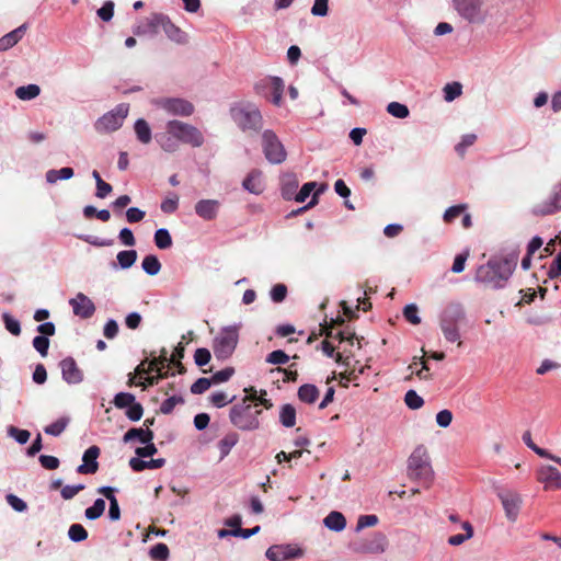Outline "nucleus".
Masks as SVG:
<instances>
[{"label": "nucleus", "mask_w": 561, "mask_h": 561, "mask_svg": "<svg viewBox=\"0 0 561 561\" xmlns=\"http://www.w3.org/2000/svg\"><path fill=\"white\" fill-rule=\"evenodd\" d=\"M100 456V448L95 445L90 446L82 456V461L77 472L81 474H93L99 469L98 457Z\"/></svg>", "instance_id": "6ab92c4d"}, {"label": "nucleus", "mask_w": 561, "mask_h": 561, "mask_svg": "<svg viewBox=\"0 0 561 561\" xmlns=\"http://www.w3.org/2000/svg\"><path fill=\"white\" fill-rule=\"evenodd\" d=\"M153 437L154 434L150 428L133 427L125 433L123 440L124 443H129L134 439H138L142 444L153 440Z\"/></svg>", "instance_id": "cd10ccee"}, {"label": "nucleus", "mask_w": 561, "mask_h": 561, "mask_svg": "<svg viewBox=\"0 0 561 561\" xmlns=\"http://www.w3.org/2000/svg\"><path fill=\"white\" fill-rule=\"evenodd\" d=\"M232 121L242 131H260L263 127V117L259 107L247 101L234 103L230 107Z\"/></svg>", "instance_id": "39448f33"}, {"label": "nucleus", "mask_w": 561, "mask_h": 561, "mask_svg": "<svg viewBox=\"0 0 561 561\" xmlns=\"http://www.w3.org/2000/svg\"><path fill=\"white\" fill-rule=\"evenodd\" d=\"M161 210L165 214H173L179 207V196L170 193L161 203Z\"/></svg>", "instance_id": "3c124183"}, {"label": "nucleus", "mask_w": 561, "mask_h": 561, "mask_svg": "<svg viewBox=\"0 0 561 561\" xmlns=\"http://www.w3.org/2000/svg\"><path fill=\"white\" fill-rule=\"evenodd\" d=\"M279 421L285 427H293L296 424V410L291 404H284L282 407Z\"/></svg>", "instance_id": "58836bf2"}, {"label": "nucleus", "mask_w": 561, "mask_h": 561, "mask_svg": "<svg viewBox=\"0 0 561 561\" xmlns=\"http://www.w3.org/2000/svg\"><path fill=\"white\" fill-rule=\"evenodd\" d=\"M242 186L252 194H261L263 192L262 172L259 170L251 171L243 180Z\"/></svg>", "instance_id": "b1692460"}, {"label": "nucleus", "mask_w": 561, "mask_h": 561, "mask_svg": "<svg viewBox=\"0 0 561 561\" xmlns=\"http://www.w3.org/2000/svg\"><path fill=\"white\" fill-rule=\"evenodd\" d=\"M169 365V359L167 358L165 354L160 356L159 358H154L149 366V369H145V363H141L137 366L135 374L139 375L140 377L147 375L149 371H161L162 368Z\"/></svg>", "instance_id": "f704fd0d"}, {"label": "nucleus", "mask_w": 561, "mask_h": 561, "mask_svg": "<svg viewBox=\"0 0 561 561\" xmlns=\"http://www.w3.org/2000/svg\"><path fill=\"white\" fill-rule=\"evenodd\" d=\"M234 374V369L232 367H227L219 371H216L209 379L213 385H218L228 381Z\"/></svg>", "instance_id": "4d7b16f0"}, {"label": "nucleus", "mask_w": 561, "mask_h": 561, "mask_svg": "<svg viewBox=\"0 0 561 561\" xmlns=\"http://www.w3.org/2000/svg\"><path fill=\"white\" fill-rule=\"evenodd\" d=\"M404 402L405 404L412 409V410H417L420 408L423 407L424 404V400L422 397H420L416 391L414 390H409L405 396H404Z\"/></svg>", "instance_id": "5fc2aeb1"}, {"label": "nucleus", "mask_w": 561, "mask_h": 561, "mask_svg": "<svg viewBox=\"0 0 561 561\" xmlns=\"http://www.w3.org/2000/svg\"><path fill=\"white\" fill-rule=\"evenodd\" d=\"M267 85L272 94V102L275 105H280L285 88L283 80L278 77H272L268 79Z\"/></svg>", "instance_id": "72a5a7b5"}, {"label": "nucleus", "mask_w": 561, "mask_h": 561, "mask_svg": "<svg viewBox=\"0 0 561 561\" xmlns=\"http://www.w3.org/2000/svg\"><path fill=\"white\" fill-rule=\"evenodd\" d=\"M165 128L176 136L180 142L188 144L193 147H201L204 144L203 134L193 125L173 119L168 122Z\"/></svg>", "instance_id": "9d476101"}, {"label": "nucleus", "mask_w": 561, "mask_h": 561, "mask_svg": "<svg viewBox=\"0 0 561 561\" xmlns=\"http://www.w3.org/2000/svg\"><path fill=\"white\" fill-rule=\"evenodd\" d=\"M141 267L146 274L154 276L161 271V263L156 255L149 254L144 257Z\"/></svg>", "instance_id": "4c0bfd02"}, {"label": "nucleus", "mask_w": 561, "mask_h": 561, "mask_svg": "<svg viewBox=\"0 0 561 561\" xmlns=\"http://www.w3.org/2000/svg\"><path fill=\"white\" fill-rule=\"evenodd\" d=\"M164 463H165L164 458H157V459H151V460L130 458V460H129L130 468L136 472H140L146 469H158V468L163 467Z\"/></svg>", "instance_id": "c85d7f7f"}, {"label": "nucleus", "mask_w": 561, "mask_h": 561, "mask_svg": "<svg viewBox=\"0 0 561 561\" xmlns=\"http://www.w3.org/2000/svg\"><path fill=\"white\" fill-rule=\"evenodd\" d=\"M142 444L145 445L144 447H137L135 450V453L137 455L136 458H139V459L147 458V457H151L158 453V449L152 440H150L149 443H142Z\"/></svg>", "instance_id": "680f3d73"}, {"label": "nucleus", "mask_w": 561, "mask_h": 561, "mask_svg": "<svg viewBox=\"0 0 561 561\" xmlns=\"http://www.w3.org/2000/svg\"><path fill=\"white\" fill-rule=\"evenodd\" d=\"M265 556L270 561H287L302 556V551L291 545H274L266 550Z\"/></svg>", "instance_id": "4468645a"}, {"label": "nucleus", "mask_w": 561, "mask_h": 561, "mask_svg": "<svg viewBox=\"0 0 561 561\" xmlns=\"http://www.w3.org/2000/svg\"><path fill=\"white\" fill-rule=\"evenodd\" d=\"M517 251H513L503 259L490 260L486 264L478 267L474 280L495 289L502 288L512 276L517 265Z\"/></svg>", "instance_id": "f257e3e1"}, {"label": "nucleus", "mask_w": 561, "mask_h": 561, "mask_svg": "<svg viewBox=\"0 0 561 561\" xmlns=\"http://www.w3.org/2000/svg\"><path fill=\"white\" fill-rule=\"evenodd\" d=\"M211 380L209 378H198L192 386H191V392L194 394H201L204 393L206 390H208L211 386Z\"/></svg>", "instance_id": "69168bd1"}, {"label": "nucleus", "mask_w": 561, "mask_h": 561, "mask_svg": "<svg viewBox=\"0 0 561 561\" xmlns=\"http://www.w3.org/2000/svg\"><path fill=\"white\" fill-rule=\"evenodd\" d=\"M387 112L396 118H407L410 114L408 106L399 102H390Z\"/></svg>", "instance_id": "49530a36"}, {"label": "nucleus", "mask_w": 561, "mask_h": 561, "mask_svg": "<svg viewBox=\"0 0 561 561\" xmlns=\"http://www.w3.org/2000/svg\"><path fill=\"white\" fill-rule=\"evenodd\" d=\"M453 7L463 20L472 24L497 25L503 22L497 16L500 9L496 5L486 7L484 0H453Z\"/></svg>", "instance_id": "f03ea898"}, {"label": "nucleus", "mask_w": 561, "mask_h": 561, "mask_svg": "<svg viewBox=\"0 0 561 561\" xmlns=\"http://www.w3.org/2000/svg\"><path fill=\"white\" fill-rule=\"evenodd\" d=\"M194 208L199 218L209 221L218 216L220 202L217 199H199Z\"/></svg>", "instance_id": "aec40b11"}, {"label": "nucleus", "mask_w": 561, "mask_h": 561, "mask_svg": "<svg viewBox=\"0 0 561 561\" xmlns=\"http://www.w3.org/2000/svg\"><path fill=\"white\" fill-rule=\"evenodd\" d=\"M69 423L68 417H60L44 428V432L51 436H59Z\"/></svg>", "instance_id": "a18cd8bd"}, {"label": "nucleus", "mask_w": 561, "mask_h": 561, "mask_svg": "<svg viewBox=\"0 0 561 561\" xmlns=\"http://www.w3.org/2000/svg\"><path fill=\"white\" fill-rule=\"evenodd\" d=\"M154 104L164 110L170 115L175 116H191L194 112V106L191 102L184 99L165 98L154 101Z\"/></svg>", "instance_id": "9b49d317"}, {"label": "nucleus", "mask_w": 561, "mask_h": 561, "mask_svg": "<svg viewBox=\"0 0 561 561\" xmlns=\"http://www.w3.org/2000/svg\"><path fill=\"white\" fill-rule=\"evenodd\" d=\"M323 524L328 529L340 533L346 527V519L342 513L333 511L324 517Z\"/></svg>", "instance_id": "c756f323"}, {"label": "nucleus", "mask_w": 561, "mask_h": 561, "mask_svg": "<svg viewBox=\"0 0 561 561\" xmlns=\"http://www.w3.org/2000/svg\"><path fill=\"white\" fill-rule=\"evenodd\" d=\"M270 295L274 302H282L287 296V287L284 284H276L272 287Z\"/></svg>", "instance_id": "774afa93"}, {"label": "nucleus", "mask_w": 561, "mask_h": 561, "mask_svg": "<svg viewBox=\"0 0 561 561\" xmlns=\"http://www.w3.org/2000/svg\"><path fill=\"white\" fill-rule=\"evenodd\" d=\"M241 323L224 327L214 339L213 350L216 358H229L239 342V331Z\"/></svg>", "instance_id": "423d86ee"}, {"label": "nucleus", "mask_w": 561, "mask_h": 561, "mask_svg": "<svg viewBox=\"0 0 561 561\" xmlns=\"http://www.w3.org/2000/svg\"><path fill=\"white\" fill-rule=\"evenodd\" d=\"M41 93V88L37 84L31 83L16 88L15 95L22 101H30L37 98Z\"/></svg>", "instance_id": "e433bc0d"}, {"label": "nucleus", "mask_w": 561, "mask_h": 561, "mask_svg": "<svg viewBox=\"0 0 561 561\" xmlns=\"http://www.w3.org/2000/svg\"><path fill=\"white\" fill-rule=\"evenodd\" d=\"M26 24H22L0 38V51H5L16 45L26 32Z\"/></svg>", "instance_id": "5701e85b"}, {"label": "nucleus", "mask_w": 561, "mask_h": 561, "mask_svg": "<svg viewBox=\"0 0 561 561\" xmlns=\"http://www.w3.org/2000/svg\"><path fill=\"white\" fill-rule=\"evenodd\" d=\"M163 32L167 35V37L176 45H186L188 43L187 33H185L183 30H181L179 26L172 23L170 19L168 20L167 25L163 28Z\"/></svg>", "instance_id": "393cba45"}, {"label": "nucleus", "mask_w": 561, "mask_h": 561, "mask_svg": "<svg viewBox=\"0 0 561 561\" xmlns=\"http://www.w3.org/2000/svg\"><path fill=\"white\" fill-rule=\"evenodd\" d=\"M169 16L163 13H152L147 18V21L144 25H139L134 33L136 35H157L160 30L167 25Z\"/></svg>", "instance_id": "ddd939ff"}, {"label": "nucleus", "mask_w": 561, "mask_h": 561, "mask_svg": "<svg viewBox=\"0 0 561 561\" xmlns=\"http://www.w3.org/2000/svg\"><path fill=\"white\" fill-rule=\"evenodd\" d=\"M116 259L119 267L127 270L135 264L137 252L135 250H124L117 253Z\"/></svg>", "instance_id": "a19ab883"}, {"label": "nucleus", "mask_w": 561, "mask_h": 561, "mask_svg": "<svg viewBox=\"0 0 561 561\" xmlns=\"http://www.w3.org/2000/svg\"><path fill=\"white\" fill-rule=\"evenodd\" d=\"M98 16L105 22H108L112 20L114 15V2L113 1H106L104 4L98 10Z\"/></svg>", "instance_id": "338daca9"}, {"label": "nucleus", "mask_w": 561, "mask_h": 561, "mask_svg": "<svg viewBox=\"0 0 561 561\" xmlns=\"http://www.w3.org/2000/svg\"><path fill=\"white\" fill-rule=\"evenodd\" d=\"M261 147L265 159L271 164H280L287 158V151L272 129H265L261 135Z\"/></svg>", "instance_id": "1a4fd4ad"}, {"label": "nucleus", "mask_w": 561, "mask_h": 561, "mask_svg": "<svg viewBox=\"0 0 561 561\" xmlns=\"http://www.w3.org/2000/svg\"><path fill=\"white\" fill-rule=\"evenodd\" d=\"M503 505L505 516L508 520L515 522L518 517L523 499L519 493L515 491H501L497 493Z\"/></svg>", "instance_id": "f8f14e48"}, {"label": "nucleus", "mask_w": 561, "mask_h": 561, "mask_svg": "<svg viewBox=\"0 0 561 561\" xmlns=\"http://www.w3.org/2000/svg\"><path fill=\"white\" fill-rule=\"evenodd\" d=\"M8 435L14 438L19 444L24 445L28 442L31 433L27 430H21L15 426H9Z\"/></svg>", "instance_id": "864d4df0"}, {"label": "nucleus", "mask_w": 561, "mask_h": 561, "mask_svg": "<svg viewBox=\"0 0 561 561\" xmlns=\"http://www.w3.org/2000/svg\"><path fill=\"white\" fill-rule=\"evenodd\" d=\"M62 379L69 385H78L83 380V373L72 357H66L60 362Z\"/></svg>", "instance_id": "a211bd4d"}, {"label": "nucleus", "mask_w": 561, "mask_h": 561, "mask_svg": "<svg viewBox=\"0 0 561 561\" xmlns=\"http://www.w3.org/2000/svg\"><path fill=\"white\" fill-rule=\"evenodd\" d=\"M69 305L72 307L73 313L82 319H89L95 312L93 301L82 293H78L73 298H71L69 300Z\"/></svg>", "instance_id": "dca6fc26"}, {"label": "nucleus", "mask_w": 561, "mask_h": 561, "mask_svg": "<svg viewBox=\"0 0 561 561\" xmlns=\"http://www.w3.org/2000/svg\"><path fill=\"white\" fill-rule=\"evenodd\" d=\"M105 511V501L103 499H96L92 506L88 507L84 515L90 520H95L103 515Z\"/></svg>", "instance_id": "37998d69"}, {"label": "nucleus", "mask_w": 561, "mask_h": 561, "mask_svg": "<svg viewBox=\"0 0 561 561\" xmlns=\"http://www.w3.org/2000/svg\"><path fill=\"white\" fill-rule=\"evenodd\" d=\"M75 172L72 168L65 167L60 170L50 169L46 172L45 178L47 183L55 184L58 180H70Z\"/></svg>", "instance_id": "c9c22d12"}, {"label": "nucleus", "mask_w": 561, "mask_h": 561, "mask_svg": "<svg viewBox=\"0 0 561 561\" xmlns=\"http://www.w3.org/2000/svg\"><path fill=\"white\" fill-rule=\"evenodd\" d=\"M238 442H239V435L236 432L226 434L218 442V448L220 451V460H222L225 457H227L229 455V453L237 445Z\"/></svg>", "instance_id": "2f4dec72"}, {"label": "nucleus", "mask_w": 561, "mask_h": 561, "mask_svg": "<svg viewBox=\"0 0 561 561\" xmlns=\"http://www.w3.org/2000/svg\"><path fill=\"white\" fill-rule=\"evenodd\" d=\"M154 244L161 250L171 248L172 238L168 229L160 228L154 232Z\"/></svg>", "instance_id": "79ce46f5"}, {"label": "nucleus", "mask_w": 561, "mask_h": 561, "mask_svg": "<svg viewBox=\"0 0 561 561\" xmlns=\"http://www.w3.org/2000/svg\"><path fill=\"white\" fill-rule=\"evenodd\" d=\"M135 401L136 398L134 394L129 392H118L113 399V404L117 409H125L130 407V404H133Z\"/></svg>", "instance_id": "8fccbe9b"}, {"label": "nucleus", "mask_w": 561, "mask_h": 561, "mask_svg": "<svg viewBox=\"0 0 561 561\" xmlns=\"http://www.w3.org/2000/svg\"><path fill=\"white\" fill-rule=\"evenodd\" d=\"M408 476L410 479L421 482L426 488L432 483L434 471L427 448L424 445L416 446L410 455L408 459Z\"/></svg>", "instance_id": "20e7f679"}, {"label": "nucleus", "mask_w": 561, "mask_h": 561, "mask_svg": "<svg viewBox=\"0 0 561 561\" xmlns=\"http://www.w3.org/2000/svg\"><path fill=\"white\" fill-rule=\"evenodd\" d=\"M129 113V104L119 103L113 110L106 112L94 123L99 134H110L118 130Z\"/></svg>", "instance_id": "6e6552de"}, {"label": "nucleus", "mask_w": 561, "mask_h": 561, "mask_svg": "<svg viewBox=\"0 0 561 561\" xmlns=\"http://www.w3.org/2000/svg\"><path fill=\"white\" fill-rule=\"evenodd\" d=\"M408 368L412 371V374L415 373L416 376L421 379L430 378L428 367H427L426 363L420 358L415 357L413 363L410 364Z\"/></svg>", "instance_id": "09e8293b"}, {"label": "nucleus", "mask_w": 561, "mask_h": 561, "mask_svg": "<svg viewBox=\"0 0 561 561\" xmlns=\"http://www.w3.org/2000/svg\"><path fill=\"white\" fill-rule=\"evenodd\" d=\"M298 398L300 401L311 404L319 398V390L314 385L306 383L299 387Z\"/></svg>", "instance_id": "473e14b6"}, {"label": "nucleus", "mask_w": 561, "mask_h": 561, "mask_svg": "<svg viewBox=\"0 0 561 561\" xmlns=\"http://www.w3.org/2000/svg\"><path fill=\"white\" fill-rule=\"evenodd\" d=\"M317 187V183L316 182H307L305 183L300 191L297 192V194L295 195V201L298 202V203H304L309 196L310 194L313 192V190Z\"/></svg>", "instance_id": "0e129e2a"}, {"label": "nucleus", "mask_w": 561, "mask_h": 561, "mask_svg": "<svg viewBox=\"0 0 561 561\" xmlns=\"http://www.w3.org/2000/svg\"><path fill=\"white\" fill-rule=\"evenodd\" d=\"M404 318L412 324L416 325L421 323V317L419 316V308L415 304H409L403 309Z\"/></svg>", "instance_id": "6e6d98bb"}, {"label": "nucleus", "mask_w": 561, "mask_h": 561, "mask_svg": "<svg viewBox=\"0 0 561 561\" xmlns=\"http://www.w3.org/2000/svg\"><path fill=\"white\" fill-rule=\"evenodd\" d=\"M461 528L465 530V534H458V535L450 536L448 538V543L449 545H451V546H460L466 540L472 538V536H473V527L471 526V524L469 522L461 523Z\"/></svg>", "instance_id": "ea45409f"}, {"label": "nucleus", "mask_w": 561, "mask_h": 561, "mask_svg": "<svg viewBox=\"0 0 561 561\" xmlns=\"http://www.w3.org/2000/svg\"><path fill=\"white\" fill-rule=\"evenodd\" d=\"M466 321V310L460 302L448 304L438 316V325L445 340L461 345L460 328Z\"/></svg>", "instance_id": "7ed1b4c3"}, {"label": "nucleus", "mask_w": 561, "mask_h": 561, "mask_svg": "<svg viewBox=\"0 0 561 561\" xmlns=\"http://www.w3.org/2000/svg\"><path fill=\"white\" fill-rule=\"evenodd\" d=\"M68 537L73 542H81L88 538V531L81 524H72L69 527Z\"/></svg>", "instance_id": "de8ad7c7"}, {"label": "nucleus", "mask_w": 561, "mask_h": 561, "mask_svg": "<svg viewBox=\"0 0 561 561\" xmlns=\"http://www.w3.org/2000/svg\"><path fill=\"white\" fill-rule=\"evenodd\" d=\"M537 479L546 490L561 489V472L553 466H542L538 469Z\"/></svg>", "instance_id": "2eb2a0df"}, {"label": "nucleus", "mask_w": 561, "mask_h": 561, "mask_svg": "<svg viewBox=\"0 0 561 561\" xmlns=\"http://www.w3.org/2000/svg\"><path fill=\"white\" fill-rule=\"evenodd\" d=\"M169 548L165 543H157L149 550V556L154 561H167L169 558Z\"/></svg>", "instance_id": "c03bdc74"}, {"label": "nucleus", "mask_w": 561, "mask_h": 561, "mask_svg": "<svg viewBox=\"0 0 561 561\" xmlns=\"http://www.w3.org/2000/svg\"><path fill=\"white\" fill-rule=\"evenodd\" d=\"M234 399V397L232 398H228L227 393L224 392V391H218V392H215L213 393L210 397H209V401L211 402V404L216 408H224L226 407L228 403L232 402Z\"/></svg>", "instance_id": "13d9d810"}, {"label": "nucleus", "mask_w": 561, "mask_h": 561, "mask_svg": "<svg viewBox=\"0 0 561 561\" xmlns=\"http://www.w3.org/2000/svg\"><path fill=\"white\" fill-rule=\"evenodd\" d=\"M299 185L298 178L295 173H285L280 178V194L284 199H295Z\"/></svg>", "instance_id": "4be33fe9"}, {"label": "nucleus", "mask_w": 561, "mask_h": 561, "mask_svg": "<svg viewBox=\"0 0 561 561\" xmlns=\"http://www.w3.org/2000/svg\"><path fill=\"white\" fill-rule=\"evenodd\" d=\"M134 131L137 140L142 145H148L152 140V130L149 123L144 118H138L134 124Z\"/></svg>", "instance_id": "a878e982"}, {"label": "nucleus", "mask_w": 561, "mask_h": 561, "mask_svg": "<svg viewBox=\"0 0 561 561\" xmlns=\"http://www.w3.org/2000/svg\"><path fill=\"white\" fill-rule=\"evenodd\" d=\"M33 347L45 357L48 353L49 340L46 336L37 335L33 339Z\"/></svg>", "instance_id": "e2e57ef3"}, {"label": "nucleus", "mask_w": 561, "mask_h": 561, "mask_svg": "<svg viewBox=\"0 0 561 561\" xmlns=\"http://www.w3.org/2000/svg\"><path fill=\"white\" fill-rule=\"evenodd\" d=\"M387 546V537L381 533H376L370 539L363 543L360 551L365 553L379 554L386 551Z\"/></svg>", "instance_id": "412c9836"}, {"label": "nucleus", "mask_w": 561, "mask_h": 561, "mask_svg": "<svg viewBox=\"0 0 561 561\" xmlns=\"http://www.w3.org/2000/svg\"><path fill=\"white\" fill-rule=\"evenodd\" d=\"M561 210V184L553 190L551 195L533 208L535 215L546 216Z\"/></svg>", "instance_id": "f3484780"}, {"label": "nucleus", "mask_w": 561, "mask_h": 561, "mask_svg": "<svg viewBox=\"0 0 561 561\" xmlns=\"http://www.w3.org/2000/svg\"><path fill=\"white\" fill-rule=\"evenodd\" d=\"M289 360V356L282 350L273 351L267 355L266 362L274 365H284Z\"/></svg>", "instance_id": "bf43d9fd"}, {"label": "nucleus", "mask_w": 561, "mask_h": 561, "mask_svg": "<svg viewBox=\"0 0 561 561\" xmlns=\"http://www.w3.org/2000/svg\"><path fill=\"white\" fill-rule=\"evenodd\" d=\"M443 91H444V99L447 102H451L461 94L462 87L458 82L447 83L444 87Z\"/></svg>", "instance_id": "603ef678"}, {"label": "nucleus", "mask_w": 561, "mask_h": 561, "mask_svg": "<svg viewBox=\"0 0 561 561\" xmlns=\"http://www.w3.org/2000/svg\"><path fill=\"white\" fill-rule=\"evenodd\" d=\"M378 517L376 515H360L357 520L355 531L359 533L366 527H373L377 525Z\"/></svg>", "instance_id": "052dcab7"}, {"label": "nucleus", "mask_w": 561, "mask_h": 561, "mask_svg": "<svg viewBox=\"0 0 561 561\" xmlns=\"http://www.w3.org/2000/svg\"><path fill=\"white\" fill-rule=\"evenodd\" d=\"M523 442L527 445L528 448H530L534 453H536L539 457L550 459L561 466V458L552 455L547 449H543L539 446H537L533 439L530 432H525L523 434Z\"/></svg>", "instance_id": "7c9ffc66"}, {"label": "nucleus", "mask_w": 561, "mask_h": 561, "mask_svg": "<svg viewBox=\"0 0 561 561\" xmlns=\"http://www.w3.org/2000/svg\"><path fill=\"white\" fill-rule=\"evenodd\" d=\"M247 401L248 398L242 403L234 404L230 409L229 419L241 431H254L260 426L259 415L261 410H254Z\"/></svg>", "instance_id": "0eeeda50"}, {"label": "nucleus", "mask_w": 561, "mask_h": 561, "mask_svg": "<svg viewBox=\"0 0 561 561\" xmlns=\"http://www.w3.org/2000/svg\"><path fill=\"white\" fill-rule=\"evenodd\" d=\"M156 140L165 152H175L180 148V141L176 136L170 133L168 129L165 133L157 134Z\"/></svg>", "instance_id": "bb28decb"}]
</instances>
